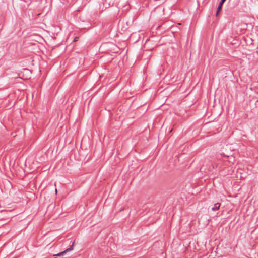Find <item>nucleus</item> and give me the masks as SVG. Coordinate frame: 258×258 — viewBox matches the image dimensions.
<instances>
[{"mask_svg": "<svg viewBox=\"0 0 258 258\" xmlns=\"http://www.w3.org/2000/svg\"><path fill=\"white\" fill-rule=\"evenodd\" d=\"M225 1L226 0H221V1L220 3L219 4V5L217 8V12H219L221 11L222 5L223 4V3L225 2Z\"/></svg>", "mask_w": 258, "mask_h": 258, "instance_id": "obj_2", "label": "nucleus"}, {"mask_svg": "<svg viewBox=\"0 0 258 258\" xmlns=\"http://www.w3.org/2000/svg\"><path fill=\"white\" fill-rule=\"evenodd\" d=\"M220 206V205L219 203H216L214 205V207L212 208V210L213 211L217 210L219 209Z\"/></svg>", "mask_w": 258, "mask_h": 258, "instance_id": "obj_3", "label": "nucleus"}, {"mask_svg": "<svg viewBox=\"0 0 258 258\" xmlns=\"http://www.w3.org/2000/svg\"><path fill=\"white\" fill-rule=\"evenodd\" d=\"M73 244H72V245L69 248L66 249L65 250H64L63 251L61 252H60L58 254H55L54 255V256H63L64 254L67 252H69V251H71L72 250H73Z\"/></svg>", "mask_w": 258, "mask_h": 258, "instance_id": "obj_1", "label": "nucleus"}, {"mask_svg": "<svg viewBox=\"0 0 258 258\" xmlns=\"http://www.w3.org/2000/svg\"><path fill=\"white\" fill-rule=\"evenodd\" d=\"M124 28V30H125L126 29H127V28H125V27Z\"/></svg>", "mask_w": 258, "mask_h": 258, "instance_id": "obj_4", "label": "nucleus"}]
</instances>
